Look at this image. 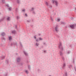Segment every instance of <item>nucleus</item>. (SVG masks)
<instances>
[{
  "label": "nucleus",
  "mask_w": 76,
  "mask_h": 76,
  "mask_svg": "<svg viewBox=\"0 0 76 76\" xmlns=\"http://www.w3.org/2000/svg\"><path fill=\"white\" fill-rule=\"evenodd\" d=\"M70 52L69 51H68L67 53L68 54H70Z\"/></svg>",
  "instance_id": "nucleus-28"
},
{
  "label": "nucleus",
  "mask_w": 76,
  "mask_h": 76,
  "mask_svg": "<svg viewBox=\"0 0 76 76\" xmlns=\"http://www.w3.org/2000/svg\"><path fill=\"white\" fill-rule=\"evenodd\" d=\"M5 35L6 34L4 32H2L1 34V35H2L3 37H4Z\"/></svg>",
  "instance_id": "nucleus-9"
},
{
  "label": "nucleus",
  "mask_w": 76,
  "mask_h": 76,
  "mask_svg": "<svg viewBox=\"0 0 76 76\" xmlns=\"http://www.w3.org/2000/svg\"><path fill=\"white\" fill-rule=\"evenodd\" d=\"M43 44L44 45H46L45 43H43Z\"/></svg>",
  "instance_id": "nucleus-31"
},
{
  "label": "nucleus",
  "mask_w": 76,
  "mask_h": 76,
  "mask_svg": "<svg viewBox=\"0 0 76 76\" xmlns=\"http://www.w3.org/2000/svg\"><path fill=\"white\" fill-rule=\"evenodd\" d=\"M51 18L52 20V21L53 20V19L51 17Z\"/></svg>",
  "instance_id": "nucleus-39"
},
{
  "label": "nucleus",
  "mask_w": 76,
  "mask_h": 76,
  "mask_svg": "<svg viewBox=\"0 0 76 76\" xmlns=\"http://www.w3.org/2000/svg\"><path fill=\"white\" fill-rule=\"evenodd\" d=\"M2 1L3 3H4V1H5L4 0H2Z\"/></svg>",
  "instance_id": "nucleus-24"
},
{
  "label": "nucleus",
  "mask_w": 76,
  "mask_h": 76,
  "mask_svg": "<svg viewBox=\"0 0 76 76\" xmlns=\"http://www.w3.org/2000/svg\"><path fill=\"white\" fill-rule=\"evenodd\" d=\"M28 68L29 70H31V66L30 65H28Z\"/></svg>",
  "instance_id": "nucleus-12"
},
{
  "label": "nucleus",
  "mask_w": 76,
  "mask_h": 76,
  "mask_svg": "<svg viewBox=\"0 0 76 76\" xmlns=\"http://www.w3.org/2000/svg\"><path fill=\"white\" fill-rule=\"evenodd\" d=\"M15 45H17V43H15Z\"/></svg>",
  "instance_id": "nucleus-45"
},
{
  "label": "nucleus",
  "mask_w": 76,
  "mask_h": 76,
  "mask_svg": "<svg viewBox=\"0 0 76 76\" xmlns=\"http://www.w3.org/2000/svg\"><path fill=\"white\" fill-rule=\"evenodd\" d=\"M34 8H32L31 9V11H34Z\"/></svg>",
  "instance_id": "nucleus-19"
},
{
  "label": "nucleus",
  "mask_w": 76,
  "mask_h": 76,
  "mask_svg": "<svg viewBox=\"0 0 76 76\" xmlns=\"http://www.w3.org/2000/svg\"><path fill=\"white\" fill-rule=\"evenodd\" d=\"M11 45H12V43H11Z\"/></svg>",
  "instance_id": "nucleus-47"
},
{
  "label": "nucleus",
  "mask_w": 76,
  "mask_h": 76,
  "mask_svg": "<svg viewBox=\"0 0 76 76\" xmlns=\"http://www.w3.org/2000/svg\"><path fill=\"white\" fill-rule=\"evenodd\" d=\"M1 58H2V60H3L5 58V56H3V57H1Z\"/></svg>",
  "instance_id": "nucleus-17"
},
{
  "label": "nucleus",
  "mask_w": 76,
  "mask_h": 76,
  "mask_svg": "<svg viewBox=\"0 0 76 76\" xmlns=\"http://www.w3.org/2000/svg\"><path fill=\"white\" fill-rule=\"evenodd\" d=\"M34 39H37V37H35V36H34Z\"/></svg>",
  "instance_id": "nucleus-29"
},
{
  "label": "nucleus",
  "mask_w": 76,
  "mask_h": 76,
  "mask_svg": "<svg viewBox=\"0 0 76 76\" xmlns=\"http://www.w3.org/2000/svg\"><path fill=\"white\" fill-rule=\"evenodd\" d=\"M3 20H4V18H2L1 20H0V22H1V21Z\"/></svg>",
  "instance_id": "nucleus-26"
},
{
  "label": "nucleus",
  "mask_w": 76,
  "mask_h": 76,
  "mask_svg": "<svg viewBox=\"0 0 76 76\" xmlns=\"http://www.w3.org/2000/svg\"><path fill=\"white\" fill-rule=\"evenodd\" d=\"M3 39L4 40H5V38L4 37H3Z\"/></svg>",
  "instance_id": "nucleus-36"
},
{
  "label": "nucleus",
  "mask_w": 76,
  "mask_h": 76,
  "mask_svg": "<svg viewBox=\"0 0 76 76\" xmlns=\"http://www.w3.org/2000/svg\"><path fill=\"white\" fill-rule=\"evenodd\" d=\"M45 4L48 7H49L50 8H51L52 7V6L51 5H50L47 2H46Z\"/></svg>",
  "instance_id": "nucleus-3"
},
{
  "label": "nucleus",
  "mask_w": 76,
  "mask_h": 76,
  "mask_svg": "<svg viewBox=\"0 0 76 76\" xmlns=\"http://www.w3.org/2000/svg\"><path fill=\"white\" fill-rule=\"evenodd\" d=\"M25 15H26V16H28V15H27V14H26Z\"/></svg>",
  "instance_id": "nucleus-40"
},
{
  "label": "nucleus",
  "mask_w": 76,
  "mask_h": 76,
  "mask_svg": "<svg viewBox=\"0 0 76 76\" xmlns=\"http://www.w3.org/2000/svg\"><path fill=\"white\" fill-rule=\"evenodd\" d=\"M20 45L21 47H22V44H21V43L20 42Z\"/></svg>",
  "instance_id": "nucleus-37"
},
{
  "label": "nucleus",
  "mask_w": 76,
  "mask_h": 76,
  "mask_svg": "<svg viewBox=\"0 0 76 76\" xmlns=\"http://www.w3.org/2000/svg\"><path fill=\"white\" fill-rule=\"evenodd\" d=\"M1 14V13H0V15Z\"/></svg>",
  "instance_id": "nucleus-49"
},
{
  "label": "nucleus",
  "mask_w": 76,
  "mask_h": 76,
  "mask_svg": "<svg viewBox=\"0 0 76 76\" xmlns=\"http://www.w3.org/2000/svg\"><path fill=\"white\" fill-rule=\"evenodd\" d=\"M30 22V21L27 20V22Z\"/></svg>",
  "instance_id": "nucleus-43"
},
{
  "label": "nucleus",
  "mask_w": 76,
  "mask_h": 76,
  "mask_svg": "<svg viewBox=\"0 0 76 76\" xmlns=\"http://www.w3.org/2000/svg\"><path fill=\"white\" fill-rule=\"evenodd\" d=\"M39 40H42V38L41 37H39Z\"/></svg>",
  "instance_id": "nucleus-27"
},
{
  "label": "nucleus",
  "mask_w": 76,
  "mask_h": 76,
  "mask_svg": "<svg viewBox=\"0 0 76 76\" xmlns=\"http://www.w3.org/2000/svg\"><path fill=\"white\" fill-rule=\"evenodd\" d=\"M15 28H17V26H15Z\"/></svg>",
  "instance_id": "nucleus-44"
},
{
  "label": "nucleus",
  "mask_w": 76,
  "mask_h": 76,
  "mask_svg": "<svg viewBox=\"0 0 76 76\" xmlns=\"http://www.w3.org/2000/svg\"><path fill=\"white\" fill-rule=\"evenodd\" d=\"M12 33L14 34H15V33H16V31L15 30L12 31Z\"/></svg>",
  "instance_id": "nucleus-10"
},
{
  "label": "nucleus",
  "mask_w": 76,
  "mask_h": 76,
  "mask_svg": "<svg viewBox=\"0 0 76 76\" xmlns=\"http://www.w3.org/2000/svg\"><path fill=\"white\" fill-rule=\"evenodd\" d=\"M15 11H16V12H17L18 11V9H17V8H16V9L15 10Z\"/></svg>",
  "instance_id": "nucleus-38"
},
{
  "label": "nucleus",
  "mask_w": 76,
  "mask_h": 76,
  "mask_svg": "<svg viewBox=\"0 0 76 76\" xmlns=\"http://www.w3.org/2000/svg\"><path fill=\"white\" fill-rule=\"evenodd\" d=\"M8 9L10 11L12 10V8H11V7H10L8 8Z\"/></svg>",
  "instance_id": "nucleus-20"
},
{
  "label": "nucleus",
  "mask_w": 76,
  "mask_h": 76,
  "mask_svg": "<svg viewBox=\"0 0 76 76\" xmlns=\"http://www.w3.org/2000/svg\"><path fill=\"white\" fill-rule=\"evenodd\" d=\"M49 76H51V75H49Z\"/></svg>",
  "instance_id": "nucleus-48"
},
{
  "label": "nucleus",
  "mask_w": 76,
  "mask_h": 76,
  "mask_svg": "<svg viewBox=\"0 0 76 76\" xmlns=\"http://www.w3.org/2000/svg\"><path fill=\"white\" fill-rule=\"evenodd\" d=\"M73 62H74V61H73Z\"/></svg>",
  "instance_id": "nucleus-50"
},
{
  "label": "nucleus",
  "mask_w": 76,
  "mask_h": 76,
  "mask_svg": "<svg viewBox=\"0 0 76 76\" xmlns=\"http://www.w3.org/2000/svg\"><path fill=\"white\" fill-rule=\"evenodd\" d=\"M64 76H67V74L66 73H65L64 74Z\"/></svg>",
  "instance_id": "nucleus-15"
},
{
  "label": "nucleus",
  "mask_w": 76,
  "mask_h": 76,
  "mask_svg": "<svg viewBox=\"0 0 76 76\" xmlns=\"http://www.w3.org/2000/svg\"><path fill=\"white\" fill-rule=\"evenodd\" d=\"M70 28H75V27H76V24H75L73 25H70Z\"/></svg>",
  "instance_id": "nucleus-4"
},
{
  "label": "nucleus",
  "mask_w": 76,
  "mask_h": 76,
  "mask_svg": "<svg viewBox=\"0 0 76 76\" xmlns=\"http://www.w3.org/2000/svg\"><path fill=\"white\" fill-rule=\"evenodd\" d=\"M72 65H69V68H70V67H72Z\"/></svg>",
  "instance_id": "nucleus-30"
},
{
  "label": "nucleus",
  "mask_w": 76,
  "mask_h": 76,
  "mask_svg": "<svg viewBox=\"0 0 76 76\" xmlns=\"http://www.w3.org/2000/svg\"><path fill=\"white\" fill-rule=\"evenodd\" d=\"M53 3H55V5H56V6H58V1H56L55 0H53Z\"/></svg>",
  "instance_id": "nucleus-2"
},
{
  "label": "nucleus",
  "mask_w": 76,
  "mask_h": 76,
  "mask_svg": "<svg viewBox=\"0 0 76 76\" xmlns=\"http://www.w3.org/2000/svg\"><path fill=\"white\" fill-rule=\"evenodd\" d=\"M7 20H10V17H8L7 18Z\"/></svg>",
  "instance_id": "nucleus-18"
},
{
  "label": "nucleus",
  "mask_w": 76,
  "mask_h": 76,
  "mask_svg": "<svg viewBox=\"0 0 76 76\" xmlns=\"http://www.w3.org/2000/svg\"><path fill=\"white\" fill-rule=\"evenodd\" d=\"M36 40L37 42H38V39H36Z\"/></svg>",
  "instance_id": "nucleus-33"
},
{
  "label": "nucleus",
  "mask_w": 76,
  "mask_h": 76,
  "mask_svg": "<svg viewBox=\"0 0 76 76\" xmlns=\"http://www.w3.org/2000/svg\"><path fill=\"white\" fill-rule=\"evenodd\" d=\"M20 18V17L19 16H17V19H19Z\"/></svg>",
  "instance_id": "nucleus-25"
},
{
  "label": "nucleus",
  "mask_w": 76,
  "mask_h": 76,
  "mask_svg": "<svg viewBox=\"0 0 76 76\" xmlns=\"http://www.w3.org/2000/svg\"><path fill=\"white\" fill-rule=\"evenodd\" d=\"M20 60H21L20 58H18L17 59V62H19V61H20Z\"/></svg>",
  "instance_id": "nucleus-7"
},
{
  "label": "nucleus",
  "mask_w": 76,
  "mask_h": 76,
  "mask_svg": "<svg viewBox=\"0 0 76 76\" xmlns=\"http://www.w3.org/2000/svg\"><path fill=\"white\" fill-rule=\"evenodd\" d=\"M39 36L41 35V34H39Z\"/></svg>",
  "instance_id": "nucleus-46"
},
{
  "label": "nucleus",
  "mask_w": 76,
  "mask_h": 76,
  "mask_svg": "<svg viewBox=\"0 0 76 76\" xmlns=\"http://www.w3.org/2000/svg\"><path fill=\"white\" fill-rule=\"evenodd\" d=\"M59 47L60 49L61 50L59 53V54H60L61 56H62V55H63V53H62V52L63 51V46H62V43H61V42H60Z\"/></svg>",
  "instance_id": "nucleus-1"
},
{
  "label": "nucleus",
  "mask_w": 76,
  "mask_h": 76,
  "mask_svg": "<svg viewBox=\"0 0 76 76\" xmlns=\"http://www.w3.org/2000/svg\"><path fill=\"white\" fill-rule=\"evenodd\" d=\"M5 6H7V7H9V4H8L5 5Z\"/></svg>",
  "instance_id": "nucleus-23"
},
{
  "label": "nucleus",
  "mask_w": 76,
  "mask_h": 76,
  "mask_svg": "<svg viewBox=\"0 0 76 76\" xmlns=\"http://www.w3.org/2000/svg\"><path fill=\"white\" fill-rule=\"evenodd\" d=\"M55 28V29L56 32H58V25H56Z\"/></svg>",
  "instance_id": "nucleus-5"
},
{
  "label": "nucleus",
  "mask_w": 76,
  "mask_h": 76,
  "mask_svg": "<svg viewBox=\"0 0 76 76\" xmlns=\"http://www.w3.org/2000/svg\"><path fill=\"white\" fill-rule=\"evenodd\" d=\"M58 21H60V19H58Z\"/></svg>",
  "instance_id": "nucleus-34"
},
{
  "label": "nucleus",
  "mask_w": 76,
  "mask_h": 76,
  "mask_svg": "<svg viewBox=\"0 0 76 76\" xmlns=\"http://www.w3.org/2000/svg\"><path fill=\"white\" fill-rule=\"evenodd\" d=\"M7 74H6L4 76H7Z\"/></svg>",
  "instance_id": "nucleus-42"
},
{
  "label": "nucleus",
  "mask_w": 76,
  "mask_h": 76,
  "mask_svg": "<svg viewBox=\"0 0 76 76\" xmlns=\"http://www.w3.org/2000/svg\"><path fill=\"white\" fill-rule=\"evenodd\" d=\"M9 39L10 41V40H12V37H9Z\"/></svg>",
  "instance_id": "nucleus-16"
},
{
  "label": "nucleus",
  "mask_w": 76,
  "mask_h": 76,
  "mask_svg": "<svg viewBox=\"0 0 76 76\" xmlns=\"http://www.w3.org/2000/svg\"><path fill=\"white\" fill-rule=\"evenodd\" d=\"M33 13L34 14H35V12L34 11H33Z\"/></svg>",
  "instance_id": "nucleus-35"
},
{
  "label": "nucleus",
  "mask_w": 76,
  "mask_h": 76,
  "mask_svg": "<svg viewBox=\"0 0 76 76\" xmlns=\"http://www.w3.org/2000/svg\"><path fill=\"white\" fill-rule=\"evenodd\" d=\"M26 72L27 74H28V73H29V72H28V71L27 70H26Z\"/></svg>",
  "instance_id": "nucleus-14"
},
{
  "label": "nucleus",
  "mask_w": 76,
  "mask_h": 76,
  "mask_svg": "<svg viewBox=\"0 0 76 76\" xmlns=\"http://www.w3.org/2000/svg\"><path fill=\"white\" fill-rule=\"evenodd\" d=\"M62 58L63 60V61H64V60H65L64 58L63 57H62Z\"/></svg>",
  "instance_id": "nucleus-22"
},
{
  "label": "nucleus",
  "mask_w": 76,
  "mask_h": 76,
  "mask_svg": "<svg viewBox=\"0 0 76 76\" xmlns=\"http://www.w3.org/2000/svg\"><path fill=\"white\" fill-rule=\"evenodd\" d=\"M61 24H63L64 25H65L66 24V23H64V22H61Z\"/></svg>",
  "instance_id": "nucleus-13"
},
{
  "label": "nucleus",
  "mask_w": 76,
  "mask_h": 76,
  "mask_svg": "<svg viewBox=\"0 0 76 76\" xmlns=\"http://www.w3.org/2000/svg\"><path fill=\"white\" fill-rule=\"evenodd\" d=\"M46 52H47V51L46 50H45L44 51V52H45V53H46Z\"/></svg>",
  "instance_id": "nucleus-41"
},
{
  "label": "nucleus",
  "mask_w": 76,
  "mask_h": 76,
  "mask_svg": "<svg viewBox=\"0 0 76 76\" xmlns=\"http://www.w3.org/2000/svg\"><path fill=\"white\" fill-rule=\"evenodd\" d=\"M23 52L26 56H28V53H26L25 51H24Z\"/></svg>",
  "instance_id": "nucleus-6"
},
{
  "label": "nucleus",
  "mask_w": 76,
  "mask_h": 76,
  "mask_svg": "<svg viewBox=\"0 0 76 76\" xmlns=\"http://www.w3.org/2000/svg\"><path fill=\"white\" fill-rule=\"evenodd\" d=\"M17 2L19 4V3H20V0H17Z\"/></svg>",
  "instance_id": "nucleus-11"
},
{
  "label": "nucleus",
  "mask_w": 76,
  "mask_h": 76,
  "mask_svg": "<svg viewBox=\"0 0 76 76\" xmlns=\"http://www.w3.org/2000/svg\"><path fill=\"white\" fill-rule=\"evenodd\" d=\"M66 67V63H64L62 66L63 69H64V67Z\"/></svg>",
  "instance_id": "nucleus-8"
},
{
  "label": "nucleus",
  "mask_w": 76,
  "mask_h": 76,
  "mask_svg": "<svg viewBox=\"0 0 76 76\" xmlns=\"http://www.w3.org/2000/svg\"><path fill=\"white\" fill-rule=\"evenodd\" d=\"M22 11L23 12H25V9H23L22 10Z\"/></svg>",
  "instance_id": "nucleus-32"
},
{
  "label": "nucleus",
  "mask_w": 76,
  "mask_h": 76,
  "mask_svg": "<svg viewBox=\"0 0 76 76\" xmlns=\"http://www.w3.org/2000/svg\"><path fill=\"white\" fill-rule=\"evenodd\" d=\"M36 45H37V46H38V45H39V43H36Z\"/></svg>",
  "instance_id": "nucleus-21"
}]
</instances>
